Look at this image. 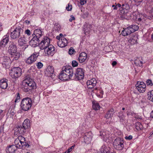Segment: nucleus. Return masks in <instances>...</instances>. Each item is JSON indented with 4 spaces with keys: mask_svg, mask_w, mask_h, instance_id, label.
Returning a JSON list of instances; mask_svg holds the SVG:
<instances>
[{
    "mask_svg": "<svg viewBox=\"0 0 153 153\" xmlns=\"http://www.w3.org/2000/svg\"><path fill=\"white\" fill-rule=\"evenodd\" d=\"M73 69L70 66L64 67L59 74V78L62 80L71 79L73 75Z\"/></svg>",
    "mask_w": 153,
    "mask_h": 153,
    "instance_id": "nucleus-1",
    "label": "nucleus"
},
{
    "mask_svg": "<svg viewBox=\"0 0 153 153\" xmlns=\"http://www.w3.org/2000/svg\"><path fill=\"white\" fill-rule=\"evenodd\" d=\"M23 83L24 86L22 89L25 92H28L36 88L35 82L32 79H27L23 81Z\"/></svg>",
    "mask_w": 153,
    "mask_h": 153,
    "instance_id": "nucleus-2",
    "label": "nucleus"
},
{
    "mask_svg": "<svg viewBox=\"0 0 153 153\" xmlns=\"http://www.w3.org/2000/svg\"><path fill=\"white\" fill-rule=\"evenodd\" d=\"M25 138L21 136H19L16 139L14 143L16 147L18 149H22L24 146L28 147L29 145L25 142Z\"/></svg>",
    "mask_w": 153,
    "mask_h": 153,
    "instance_id": "nucleus-3",
    "label": "nucleus"
},
{
    "mask_svg": "<svg viewBox=\"0 0 153 153\" xmlns=\"http://www.w3.org/2000/svg\"><path fill=\"white\" fill-rule=\"evenodd\" d=\"M32 100L29 97H26L23 99L21 103V107L22 110L27 111L31 107Z\"/></svg>",
    "mask_w": 153,
    "mask_h": 153,
    "instance_id": "nucleus-4",
    "label": "nucleus"
},
{
    "mask_svg": "<svg viewBox=\"0 0 153 153\" xmlns=\"http://www.w3.org/2000/svg\"><path fill=\"white\" fill-rule=\"evenodd\" d=\"M22 69L19 67H14L12 68L10 73V76L13 78H17L22 74Z\"/></svg>",
    "mask_w": 153,
    "mask_h": 153,
    "instance_id": "nucleus-5",
    "label": "nucleus"
},
{
    "mask_svg": "<svg viewBox=\"0 0 153 153\" xmlns=\"http://www.w3.org/2000/svg\"><path fill=\"white\" fill-rule=\"evenodd\" d=\"M123 143V140L122 139L117 138L113 142L114 147L116 150H121L124 147Z\"/></svg>",
    "mask_w": 153,
    "mask_h": 153,
    "instance_id": "nucleus-6",
    "label": "nucleus"
},
{
    "mask_svg": "<svg viewBox=\"0 0 153 153\" xmlns=\"http://www.w3.org/2000/svg\"><path fill=\"white\" fill-rule=\"evenodd\" d=\"M23 32V30L20 27H17L10 34L11 38L14 39L19 38L21 34Z\"/></svg>",
    "mask_w": 153,
    "mask_h": 153,
    "instance_id": "nucleus-7",
    "label": "nucleus"
},
{
    "mask_svg": "<svg viewBox=\"0 0 153 153\" xmlns=\"http://www.w3.org/2000/svg\"><path fill=\"white\" fill-rule=\"evenodd\" d=\"M84 70L82 68H78L76 70L74 77V79L75 80H80L82 79L84 77Z\"/></svg>",
    "mask_w": 153,
    "mask_h": 153,
    "instance_id": "nucleus-8",
    "label": "nucleus"
},
{
    "mask_svg": "<svg viewBox=\"0 0 153 153\" xmlns=\"http://www.w3.org/2000/svg\"><path fill=\"white\" fill-rule=\"evenodd\" d=\"M39 55V52H34L27 59H25V62L28 64H31L37 60Z\"/></svg>",
    "mask_w": 153,
    "mask_h": 153,
    "instance_id": "nucleus-9",
    "label": "nucleus"
},
{
    "mask_svg": "<svg viewBox=\"0 0 153 153\" xmlns=\"http://www.w3.org/2000/svg\"><path fill=\"white\" fill-rule=\"evenodd\" d=\"M0 62L3 67L6 68L8 69L10 68L11 63L9 57L7 56L1 57Z\"/></svg>",
    "mask_w": 153,
    "mask_h": 153,
    "instance_id": "nucleus-10",
    "label": "nucleus"
},
{
    "mask_svg": "<svg viewBox=\"0 0 153 153\" xmlns=\"http://www.w3.org/2000/svg\"><path fill=\"white\" fill-rule=\"evenodd\" d=\"M50 39L47 37H44L40 42L39 43V45L42 49H44L50 45Z\"/></svg>",
    "mask_w": 153,
    "mask_h": 153,
    "instance_id": "nucleus-11",
    "label": "nucleus"
},
{
    "mask_svg": "<svg viewBox=\"0 0 153 153\" xmlns=\"http://www.w3.org/2000/svg\"><path fill=\"white\" fill-rule=\"evenodd\" d=\"M137 89L140 92L143 93L146 90V85L142 82H137L136 84Z\"/></svg>",
    "mask_w": 153,
    "mask_h": 153,
    "instance_id": "nucleus-12",
    "label": "nucleus"
},
{
    "mask_svg": "<svg viewBox=\"0 0 153 153\" xmlns=\"http://www.w3.org/2000/svg\"><path fill=\"white\" fill-rule=\"evenodd\" d=\"M54 72L53 67L51 66L48 67L46 70L45 71V74L48 77H50L52 79L54 78L55 75L53 74Z\"/></svg>",
    "mask_w": 153,
    "mask_h": 153,
    "instance_id": "nucleus-13",
    "label": "nucleus"
},
{
    "mask_svg": "<svg viewBox=\"0 0 153 153\" xmlns=\"http://www.w3.org/2000/svg\"><path fill=\"white\" fill-rule=\"evenodd\" d=\"M44 51L46 55L52 56L54 53V48L52 45H49L44 49Z\"/></svg>",
    "mask_w": 153,
    "mask_h": 153,
    "instance_id": "nucleus-14",
    "label": "nucleus"
},
{
    "mask_svg": "<svg viewBox=\"0 0 153 153\" xmlns=\"http://www.w3.org/2000/svg\"><path fill=\"white\" fill-rule=\"evenodd\" d=\"M99 136L103 139V140L106 142L109 141V135L108 132L102 130L100 132Z\"/></svg>",
    "mask_w": 153,
    "mask_h": 153,
    "instance_id": "nucleus-15",
    "label": "nucleus"
},
{
    "mask_svg": "<svg viewBox=\"0 0 153 153\" xmlns=\"http://www.w3.org/2000/svg\"><path fill=\"white\" fill-rule=\"evenodd\" d=\"M17 48L16 45L14 43H12L8 48V51L11 56H14L15 55V53H16Z\"/></svg>",
    "mask_w": 153,
    "mask_h": 153,
    "instance_id": "nucleus-16",
    "label": "nucleus"
},
{
    "mask_svg": "<svg viewBox=\"0 0 153 153\" xmlns=\"http://www.w3.org/2000/svg\"><path fill=\"white\" fill-rule=\"evenodd\" d=\"M68 42L67 39L64 37H62L61 40H59L58 41L57 44L59 47L63 48L67 45Z\"/></svg>",
    "mask_w": 153,
    "mask_h": 153,
    "instance_id": "nucleus-17",
    "label": "nucleus"
},
{
    "mask_svg": "<svg viewBox=\"0 0 153 153\" xmlns=\"http://www.w3.org/2000/svg\"><path fill=\"white\" fill-rule=\"evenodd\" d=\"M97 82L95 78H93L87 82V85L88 88L91 89L96 85Z\"/></svg>",
    "mask_w": 153,
    "mask_h": 153,
    "instance_id": "nucleus-18",
    "label": "nucleus"
},
{
    "mask_svg": "<svg viewBox=\"0 0 153 153\" xmlns=\"http://www.w3.org/2000/svg\"><path fill=\"white\" fill-rule=\"evenodd\" d=\"M92 137L91 132H89L85 133L83 137L84 142L86 144L89 143L91 141Z\"/></svg>",
    "mask_w": 153,
    "mask_h": 153,
    "instance_id": "nucleus-19",
    "label": "nucleus"
},
{
    "mask_svg": "<svg viewBox=\"0 0 153 153\" xmlns=\"http://www.w3.org/2000/svg\"><path fill=\"white\" fill-rule=\"evenodd\" d=\"M9 41V36L7 35L4 36L3 39L1 41L0 43V47H4L5 46V45L8 43Z\"/></svg>",
    "mask_w": 153,
    "mask_h": 153,
    "instance_id": "nucleus-20",
    "label": "nucleus"
},
{
    "mask_svg": "<svg viewBox=\"0 0 153 153\" xmlns=\"http://www.w3.org/2000/svg\"><path fill=\"white\" fill-rule=\"evenodd\" d=\"M18 148L14 145H9L6 149L7 153H14Z\"/></svg>",
    "mask_w": 153,
    "mask_h": 153,
    "instance_id": "nucleus-21",
    "label": "nucleus"
},
{
    "mask_svg": "<svg viewBox=\"0 0 153 153\" xmlns=\"http://www.w3.org/2000/svg\"><path fill=\"white\" fill-rule=\"evenodd\" d=\"M8 80L6 78H3L0 80V87L2 89H6L8 86Z\"/></svg>",
    "mask_w": 153,
    "mask_h": 153,
    "instance_id": "nucleus-22",
    "label": "nucleus"
},
{
    "mask_svg": "<svg viewBox=\"0 0 153 153\" xmlns=\"http://www.w3.org/2000/svg\"><path fill=\"white\" fill-rule=\"evenodd\" d=\"M39 39L36 37H34L29 42L30 45L33 47H35L39 45Z\"/></svg>",
    "mask_w": 153,
    "mask_h": 153,
    "instance_id": "nucleus-23",
    "label": "nucleus"
},
{
    "mask_svg": "<svg viewBox=\"0 0 153 153\" xmlns=\"http://www.w3.org/2000/svg\"><path fill=\"white\" fill-rule=\"evenodd\" d=\"M87 57L86 53L85 52L81 53L78 57V60L80 63H82L85 62Z\"/></svg>",
    "mask_w": 153,
    "mask_h": 153,
    "instance_id": "nucleus-24",
    "label": "nucleus"
},
{
    "mask_svg": "<svg viewBox=\"0 0 153 153\" xmlns=\"http://www.w3.org/2000/svg\"><path fill=\"white\" fill-rule=\"evenodd\" d=\"M26 129L25 128H24L22 126H20L16 127L15 131L17 133L16 134L18 133L23 134L26 131Z\"/></svg>",
    "mask_w": 153,
    "mask_h": 153,
    "instance_id": "nucleus-25",
    "label": "nucleus"
},
{
    "mask_svg": "<svg viewBox=\"0 0 153 153\" xmlns=\"http://www.w3.org/2000/svg\"><path fill=\"white\" fill-rule=\"evenodd\" d=\"M118 12L122 16L124 17L126 16H131V13L128 10H118Z\"/></svg>",
    "mask_w": 153,
    "mask_h": 153,
    "instance_id": "nucleus-26",
    "label": "nucleus"
},
{
    "mask_svg": "<svg viewBox=\"0 0 153 153\" xmlns=\"http://www.w3.org/2000/svg\"><path fill=\"white\" fill-rule=\"evenodd\" d=\"M92 28L91 25L87 23H85L83 26V30L85 32H89Z\"/></svg>",
    "mask_w": 153,
    "mask_h": 153,
    "instance_id": "nucleus-27",
    "label": "nucleus"
},
{
    "mask_svg": "<svg viewBox=\"0 0 153 153\" xmlns=\"http://www.w3.org/2000/svg\"><path fill=\"white\" fill-rule=\"evenodd\" d=\"M114 113V109L111 108L108 111L106 114L105 115V117L107 119L111 118L113 117Z\"/></svg>",
    "mask_w": 153,
    "mask_h": 153,
    "instance_id": "nucleus-28",
    "label": "nucleus"
},
{
    "mask_svg": "<svg viewBox=\"0 0 153 153\" xmlns=\"http://www.w3.org/2000/svg\"><path fill=\"white\" fill-rule=\"evenodd\" d=\"M26 39L24 36L21 37L18 40L19 44L21 46H22L26 44Z\"/></svg>",
    "mask_w": 153,
    "mask_h": 153,
    "instance_id": "nucleus-29",
    "label": "nucleus"
},
{
    "mask_svg": "<svg viewBox=\"0 0 153 153\" xmlns=\"http://www.w3.org/2000/svg\"><path fill=\"white\" fill-rule=\"evenodd\" d=\"M33 34L35 36H34L35 37H36L39 39L42 35L41 30L38 29H36L34 30Z\"/></svg>",
    "mask_w": 153,
    "mask_h": 153,
    "instance_id": "nucleus-30",
    "label": "nucleus"
},
{
    "mask_svg": "<svg viewBox=\"0 0 153 153\" xmlns=\"http://www.w3.org/2000/svg\"><path fill=\"white\" fill-rule=\"evenodd\" d=\"M22 126L26 129L30 126V121L28 119H25L24 121Z\"/></svg>",
    "mask_w": 153,
    "mask_h": 153,
    "instance_id": "nucleus-31",
    "label": "nucleus"
},
{
    "mask_svg": "<svg viewBox=\"0 0 153 153\" xmlns=\"http://www.w3.org/2000/svg\"><path fill=\"white\" fill-rule=\"evenodd\" d=\"M120 120V121L122 123H125L126 119V117L123 115V114L122 112H120L118 115Z\"/></svg>",
    "mask_w": 153,
    "mask_h": 153,
    "instance_id": "nucleus-32",
    "label": "nucleus"
},
{
    "mask_svg": "<svg viewBox=\"0 0 153 153\" xmlns=\"http://www.w3.org/2000/svg\"><path fill=\"white\" fill-rule=\"evenodd\" d=\"M92 108L94 109L95 110H98L100 109V106L98 103L93 102H92Z\"/></svg>",
    "mask_w": 153,
    "mask_h": 153,
    "instance_id": "nucleus-33",
    "label": "nucleus"
},
{
    "mask_svg": "<svg viewBox=\"0 0 153 153\" xmlns=\"http://www.w3.org/2000/svg\"><path fill=\"white\" fill-rule=\"evenodd\" d=\"M135 127L137 130H141L143 129V126L140 122H137L135 123Z\"/></svg>",
    "mask_w": 153,
    "mask_h": 153,
    "instance_id": "nucleus-34",
    "label": "nucleus"
},
{
    "mask_svg": "<svg viewBox=\"0 0 153 153\" xmlns=\"http://www.w3.org/2000/svg\"><path fill=\"white\" fill-rule=\"evenodd\" d=\"M148 99L153 102V90L148 93Z\"/></svg>",
    "mask_w": 153,
    "mask_h": 153,
    "instance_id": "nucleus-35",
    "label": "nucleus"
},
{
    "mask_svg": "<svg viewBox=\"0 0 153 153\" xmlns=\"http://www.w3.org/2000/svg\"><path fill=\"white\" fill-rule=\"evenodd\" d=\"M130 28H131L133 33L137 30L139 29V27L138 25H130Z\"/></svg>",
    "mask_w": 153,
    "mask_h": 153,
    "instance_id": "nucleus-36",
    "label": "nucleus"
},
{
    "mask_svg": "<svg viewBox=\"0 0 153 153\" xmlns=\"http://www.w3.org/2000/svg\"><path fill=\"white\" fill-rule=\"evenodd\" d=\"M134 64L136 65L139 66H141L142 65L143 62L140 61L139 59H136L134 60Z\"/></svg>",
    "mask_w": 153,
    "mask_h": 153,
    "instance_id": "nucleus-37",
    "label": "nucleus"
},
{
    "mask_svg": "<svg viewBox=\"0 0 153 153\" xmlns=\"http://www.w3.org/2000/svg\"><path fill=\"white\" fill-rule=\"evenodd\" d=\"M138 16L139 18L138 19V20L140 21H141L143 19H144V18H146L147 16L145 14H143L142 13L139 14Z\"/></svg>",
    "mask_w": 153,
    "mask_h": 153,
    "instance_id": "nucleus-38",
    "label": "nucleus"
},
{
    "mask_svg": "<svg viewBox=\"0 0 153 153\" xmlns=\"http://www.w3.org/2000/svg\"><path fill=\"white\" fill-rule=\"evenodd\" d=\"M54 28L56 30L59 31L60 30L61 26L59 24L56 23Z\"/></svg>",
    "mask_w": 153,
    "mask_h": 153,
    "instance_id": "nucleus-39",
    "label": "nucleus"
},
{
    "mask_svg": "<svg viewBox=\"0 0 153 153\" xmlns=\"http://www.w3.org/2000/svg\"><path fill=\"white\" fill-rule=\"evenodd\" d=\"M107 150L106 147L105 146H103L100 149L101 152L100 153H108L106 152Z\"/></svg>",
    "mask_w": 153,
    "mask_h": 153,
    "instance_id": "nucleus-40",
    "label": "nucleus"
},
{
    "mask_svg": "<svg viewBox=\"0 0 153 153\" xmlns=\"http://www.w3.org/2000/svg\"><path fill=\"white\" fill-rule=\"evenodd\" d=\"M130 26L128 27L125 28V30L126 31V32L127 33V34L128 35L130 34L133 32L132 31V30L131 28H130Z\"/></svg>",
    "mask_w": 153,
    "mask_h": 153,
    "instance_id": "nucleus-41",
    "label": "nucleus"
},
{
    "mask_svg": "<svg viewBox=\"0 0 153 153\" xmlns=\"http://www.w3.org/2000/svg\"><path fill=\"white\" fill-rule=\"evenodd\" d=\"M75 53L74 49L72 47H71L68 51V53L70 55H72Z\"/></svg>",
    "mask_w": 153,
    "mask_h": 153,
    "instance_id": "nucleus-42",
    "label": "nucleus"
},
{
    "mask_svg": "<svg viewBox=\"0 0 153 153\" xmlns=\"http://www.w3.org/2000/svg\"><path fill=\"white\" fill-rule=\"evenodd\" d=\"M146 84L148 86H151L153 85L152 81L151 79H148L146 81Z\"/></svg>",
    "mask_w": 153,
    "mask_h": 153,
    "instance_id": "nucleus-43",
    "label": "nucleus"
},
{
    "mask_svg": "<svg viewBox=\"0 0 153 153\" xmlns=\"http://www.w3.org/2000/svg\"><path fill=\"white\" fill-rule=\"evenodd\" d=\"M36 66L38 69H41L43 66V64L41 62H39L36 63Z\"/></svg>",
    "mask_w": 153,
    "mask_h": 153,
    "instance_id": "nucleus-44",
    "label": "nucleus"
},
{
    "mask_svg": "<svg viewBox=\"0 0 153 153\" xmlns=\"http://www.w3.org/2000/svg\"><path fill=\"white\" fill-rule=\"evenodd\" d=\"M128 4H123L121 8L122 10H127L128 9Z\"/></svg>",
    "mask_w": 153,
    "mask_h": 153,
    "instance_id": "nucleus-45",
    "label": "nucleus"
},
{
    "mask_svg": "<svg viewBox=\"0 0 153 153\" xmlns=\"http://www.w3.org/2000/svg\"><path fill=\"white\" fill-rule=\"evenodd\" d=\"M78 65L77 62L75 60H73L72 62V65L74 67L77 66Z\"/></svg>",
    "mask_w": 153,
    "mask_h": 153,
    "instance_id": "nucleus-46",
    "label": "nucleus"
},
{
    "mask_svg": "<svg viewBox=\"0 0 153 153\" xmlns=\"http://www.w3.org/2000/svg\"><path fill=\"white\" fill-rule=\"evenodd\" d=\"M74 146L75 145H73L69 148L67 151H66L67 152V153H69L71 152L72 150L74 149Z\"/></svg>",
    "mask_w": 153,
    "mask_h": 153,
    "instance_id": "nucleus-47",
    "label": "nucleus"
},
{
    "mask_svg": "<svg viewBox=\"0 0 153 153\" xmlns=\"http://www.w3.org/2000/svg\"><path fill=\"white\" fill-rule=\"evenodd\" d=\"M72 5L70 4H68V5L66 7V10H72Z\"/></svg>",
    "mask_w": 153,
    "mask_h": 153,
    "instance_id": "nucleus-48",
    "label": "nucleus"
},
{
    "mask_svg": "<svg viewBox=\"0 0 153 153\" xmlns=\"http://www.w3.org/2000/svg\"><path fill=\"white\" fill-rule=\"evenodd\" d=\"M80 3L81 5H83L86 4L87 0H80Z\"/></svg>",
    "mask_w": 153,
    "mask_h": 153,
    "instance_id": "nucleus-49",
    "label": "nucleus"
},
{
    "mask_svg": "<svg viewBox=\"0 0 153 153\" xmlns=\"http://www.w3.org/2000/svg\"><path fill=\"white\" fill-rule=\"evenodd\" d=\"M25 34H27L28 36H30L31 34V32L30 30L28 29L25 30Z\"/></svg>",
    "mask_w": 153,
    "mask_h": 153,
    "instance_id": "nucleus-50",
    "label": "nucleus"
},
{
    "mask_svg": "<svg viewBox=\"0 0 153 153\" xmlns=\"http://www.w3.org/2000/svg\"><path fill=\"white\" fill-rule=\"evenodd\" d=\"M127 33L126 32V31L125 30V29L123 30L122 32V34L124 36L128 35Z\"/></svg>",
    "mask_w": 153,
    "mask_h": 153,
    "instance_id": "nucleus-51",
    "label": "nucleus"
},
{
    "mask_svg": "<svg viewBox=\"0 0 153 153\" xmlns=\"http://www.w3.org/2000/svg\"><path fill=\"white\" fill-rule=\"evenodd\" d=\"M15 55L16 56H13H13H12V57H13V60H16L17 59H18V58H19L18 57L17 55V53H15Z\"/></svg>",
    "mask_w": 153,
    "mask_h": 153,
    "instance_id": "nucleus-52",
    "label": "nucleus"
},
{
    "mask_svg": "<svg viewBox=\"0 0 153 153\" xmlns=\"http://www.w3.org/2000/svg\"><path fill=\"white\" fill-rule=\"evenodd\" d=\"M132 137H133L132 136L130 135L129 136H126L125 137V138L126 140H130L132 138Z\"/></svg>",
    "mask_w": 153,
    "mask_h": 153,
    "instance_id": "nucleus-53",
    "label": "nucleus"
},
{
    "mask_svg": "<svg viewBox=\"0 0 153 153\" xmlns=\"http://www.w3.org/2000/svg\"><path fill=\"white\" fill-rule=\"evenodd\" d=\"M71 18L69 19V21L70 22H71L73 20H75V18L72 15L71 16Z\"/></svg>",
    "mask_w": 153,
    "mask_h": 153,
    "instance_id": "nucleus-54",
    "label": "nucleus"
},
{
    "mask_svg": "<svg viewBox=\"0 0 153 153\" xmlns=\"http://www.w3.org/2000/svg\"><path fill=\"white\" fill-rule=\"evenodd\" d=\"M97 94L100 93V94H101L102 95L101 96H100H100H102V95H103V92L102 90H101V89H99L97 91Z\"/></svg>",
    "mask_w": 153,
    "mask_h": 153,
    "instance_id": "nucleus-55",
    "label": "nucleus"
},
{
    "mask_svg": "<svg viewBox=\"0 0 153 153\" xmlns=\"http://www.w3.org/2000/svg\"><path fill=\"white\" fill-rule=\"evenodd\" d=\"M88 15V13H84L82 15V17L84 18H87Z\"/></svg>",
    "mask_w": 153,
    "mask_h": 153,
    "instance_id": "nucleus-56",
    "label": "nucleus"
},
{
    "mask_svg": "<svg viewBox=\"0 0 153 153\" xmlns=\"http://www.w3.org/2000/svg\"><path fill=\"white\" fill-rule=\"evenodd\" d=\"M121 6V5L120 4L118 3L116 5V6H115V7H114V8L113 10L117 9V7H120Z\"/></svg>",
    "mask_w": 153,
    "mask_h": 153,
    "instance_id": "nucleus-57",
    "label": "nucleus"
},
{
    "mask_svg": "<svg viewBox=\"0 0 153 153\" xmlns=\"http://www.w3.org/2000/svg\"><path fill=\"white\" fill-rule=\"evenodd\" d=\"M20 99V97L19 96V93H17V95L16 97V99L15 100V102H16L17 99Z\"/></svg>",
    "mask_w": 153,
    "mask_h": 153,
    "instance_id": "nucleus-58",
    "label": "nucleus"
},
{
    "mask_svg": "<svg viewBox=\"0 0 153 153\" xmlns=\"http://www.w3.org/2000/svg\"><path fill=\"white\" fill-rule=\"evenodd\" d=\"M117 64V62L116 61H114L112 63V65L114 67V66H115V65H116Z\"/></svg>",
    "mask_w": 153,
    "mask_h": 153,
    "instance_id": "nucleus-59",
    "label": "nucleus"
},
{
    "mask_svg": "<svg viewBox=\"0 0 153 153\" xmlns=\"http://www.w3.org/2000/svg\"><path fill=\"white\" fill-rule=\"evenodd\" d=\"M150 117L153 118V110L150 113Z\"/></svg>",
    "mask_w": 153,
    "mask_h": 153,
    "instance_id": "nucleus-60",
    "label": "nucleus"
},
{
    "mask_svg": "<svg viewBox=\"0 0 153 153\" xmlns=\"http://www.w3.org/2000/svg\"><path fill=\"white\" fill-rule=\"evenodd\" d=\"M56 38L57 39H58L59 40H61V38L59 36H57L56 37Z\"/></svg>",
    "mask_w": 153,
    "mask_h": 153,
    "instance_id": "nucleus-61",
    "label": "nucleus"
},
{
    "mask_svg": "<svg viewBox=\"0 0 153 153\" xmlns=\"http://www.w3.org/2000/svg\"><path fill=\"white\" fill-rule=\"evenodd\" d=\"M2 26V24L1 23H0V31H1L2 30V28L1 27Z\"/></svg>",
    "mask_w": 153,
    "mask_h": 153,
    "instance_id": "nucleus-62",
    "label": "nucleus"
},
{
    "mask_svg": "<svg viewBox=\"0 0 153 153\" xmlns=\"http://www.w3.org/2000/svg\"><path fill=\"white\" fill-rule=\"evenodd\" d=\"M25 22L27 24H29L30 23V21L28 20H26Z\"/></svg>",
    "mask_w": 153,
    "mask_h": 153,
    "instance_id": "nucleus-63",
    "label": "nucleus"
},
{
    "mask_svg": "<svg viewBox=\"0 0 153 153\" xmlns=\"http://www.w3.org/2000/svg\"><path fill=\"white\" fill-rule=\"evenodd\" d=\"M59 36H60V37L61 38H62V37H64V36H63V34H62V33H60V34L59 35Z\"/></svg>",
    "mask_w": 153,
    "mask_h": 153,
    "instance_id": "nucleus-64",
    "label": "nucleus"
}]
</instances>
